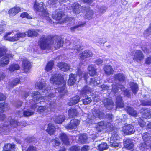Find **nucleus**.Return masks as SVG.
Listing matches in <instances>:
<instances>
[{
	"label": "nucleus",
	"mask_w": 151,
	"mask_h": 151,
	"mask_svg": "<svg viewBox=\"0 0 151 151\" xmlns=\"http://www.w3.org/2000/svg\"><path fill=\"white\" fill-rule=\"evenodd\" d=\"M63 42L57 36L53 37L49 41L47 37L42 36L39 41V44L42 50L51 48L53 46L56 49H58L63 46Z\"/></svg>",
	"instance_id": "nucleus-1"
},
{
	"label": "nucleus",
	"mask_w": 151,
	"mask_h": 151,
	"mask_svg": "<svg viewBox=\"0 0 151 151\" xmlns=\"http://www.w3.org/2000/svg\"><path fill=\"white\" fill-rule=\"evenodd\" d=\"M31 96L32 99L30 100L29 101H27L25 103L23 110L24 116L25 117H29L33 114L34 109L37 106L36 104L38 103L37 101L41 98L40 93L38 91L33 92Z\"/></svg>",
	"instance_id": "nucleus-2"
},
{
	"label": "nucleus",
	"mask_w": 151,
	"mask_h": 151,
	"mask_svg": "<svg viewBox=\"0 0 151 151\" xmlns=\"http://www.w3.org/2000/svg\"><path fill=\"white\" fill-rule=\"evenodd\" d=\"M50 81L53 84L62 85V87H59L56 89L55 92H59L62 97L65 95L67 92V90L65 86V82L62 75L58 74L52 76L50 79Z\"/></svg>",
	"instance_id": "nucleus-3"
},
{
	"label": "nucleus",
	"mask_w": 151,
	"mask_h": 151,
	"mask_svg": "<svg viewBox=\"0 0 151 151\" xmlns=\"http://www.w3.org/2000/svg\"><path fill=\"white\" fill-rule=\"evenodd\" d=\"M102 108L101 106H99L97 109L96 108H94L93 109L92 114H90L88 115L86 122L89 123H94L96 118H104L105 117V114L102 111Z\"/></svg>",
	"instance_id": "nucleus-4"
},
{
	"label": "nucleus",
	"mask_w": 151,
	"mask_h": 151,
	"mask_svg": "<svg viewBox=\"0 0 151 151\" xmlns=\"http://www.w3.org/2000/svg\"><path fill=\"white\" fill-rule=\"evenodd\" d=\"M144 141L146 142L141 143L138 146L140 150L143 151H147L149 147L151 148V136L148 133H144L142 135Z\"/></svg>",
	"instance_id": "nucleus-5"
},
{
	"label": "nucleus",
	"mask_w": 151,
	"mask_h": 151,
	"mask_svg": "<svg viewBox=\"0 0 151 151\" xmlns=\"http://www.w3.org/2000/svg\"><path fill=\"white\" fill-rule=\"evenodd\" d=\"M82 72L80 69L77 68L76 74H71L69 75V79L68 82V85L71 86L74 84L76 81L78 82L81 78Z\"/></svg>",
	"instance_id": "nucleus-6"
},
{
	"label": "nucleus",
	"mask_w": 151,
	"mask_h": 151,
	"mask_svg": "<svg viewBox=\"0 0 151 151\" xmlns=\"http://www.w3.org/2000/svg\"><path fill=\"white\" fill-rule=\"evenodd\" d=\"M91 88L87 86L83 87L81 92V96H83L84 98L82 100L83 104L85 105L89 104L91 101L92 99L90 97L86 96V94L89 93L91 91Z\"/></svg>",
	"instance_id": "nucleus-7"
},
{
	"label": "nucleus",
	"mask_w": 151,
	"mask_h": 151,
	"mask_svg": "<svg viewBox=\"0 0 151 151\" xmlns=\"http://www.w3.org/2000/svg\"><path fill=\"white\" fill-rule=\"evenodd\" d=\"M7 121L8 122V129L10 127H15L19 125L25 127L27 124L25 121H22L20 122H18L15 119H12L11 117H9Z\"/></svg>",
	"instance_id": "nucleus-8"
},
{
	"label": "nucleus",
	"mask_w": 151,
	"mask_h": 151,
	"mask_svg": "<svg viewBox=\"0 0 151 151\" xmlns=\"http://www.w3.org/2000/svg\"><path fill=\"white\" fill-rule=\"evenodd\" d=\"M86 7H83L79 5L78 4L75 3L73 4L71 7V9L73 13L77 14L83 11V10H85Z\"/></svg>",
	"instance_id": "nucleus-9"
},
{
	"label": "nucleus",
	"mask_w": 151,
	"mask_h": 151,
	"mask_svg": "<svg viewBox=\"0 0 151 151\" xmlns=\"http://www.w3.org/2000/svg\"><path fill=\"white\" fill-rule=\"evenodd\" d=\"M14 55L12 54H6L1 59L0 66L4 67L9 63V59L13 57Z\"/></svg>",
	"instance_id": "nucleus-10"
},
{
	"label": "nucleus",
	"mask_w": 151,
	"mask_h": 151,
	"mask_svg": "<svg viewBox=\"0 0 151 151\" xmlns=\"http://www.w3.org/2000/svg\"><path fill=\"white\" fill-rule=\"evenodd\" d=\"M36 85L39 89L42 90L44 93L47 92L51 89L50 86H46V83L44 81L37 82L36 83Z\"/></svg>",
	"instance_id": "nucleus-11"
},
{
	"label": "nucleus",
	"mask_w": 151,
	"mask_h": 151,
	"mask_svg": "<svg viewBox=\"0 0 151 151\" xmlns=\"http://www.w3.org/2000/svg\"><path fill=\"white\" fill-rule=\"evenodd\" d=\"M80 123V121L76 119L71 120L70 123L65 126V128L68 129H72L76 128Z\"/></svg>",
	"instance_id": "nucleus-12"
},
{
	"label": "nucleus",
	"mask_w": 151,
	"mask_h": 151,
	"mask_svg": "<svg viewBox=\"0 0 151 151\" xmlns=\"http://www.w3.org/2000/svg\"><path fill=\"white\" fill-rule=\"evenodd\" d=\"M103 103L105 107L109 110H111L114 106V104L111 99L106 98L103 101Z\"/></svg>",
	"instance_id": "nucleus-13"
},
{
	"label": "nucleus",
	"mask_w": 151,
	"mask_h": 151,
	"mask_svg": "<svg viewBox=\"0 0 151 151\" xmlns=\"http://www.w3.org/2000/svg\"><path fill=\"white\" fill-rule=\"evenodd\" d=\"M26 35V32L25 33L19 32L17 33L14 36L12 37L8 38L9 41L14 42L18 40L20 38H23L25 37Z\"/></svg>",
	"instance_id": "nucleus-14"
},
{
	"label": "nucleus",
	"mask_w": 151,
	"mask_h": 151,
	"mask_svg": "<svg viewBox=\"0 0 151 151\" xmlns=\"http://www.w3.org/2000/svg\"><path fill=\"white\" fill-rule=\"evenodd\" d=\"M49 103L50 107H46V106H40L38 107L37 109V111L40 113L45 114L49 112L51 110L50 108H54V106L52 104L50 103V101Z\"/></svg>",
	"instance_id": "nucleus-15"
},
{
	"label": "nucleus",
	"mask_w": 151,
	"mask_h": 151,
	"mask_svg": "<svg viewBox=\"0 0 151 151\" xmlns=\"http://www.w3.org/2000/svg\"><path fill=\"white\" fill-rule=\"evenodd\" d=\"M80 59L84 60L86 58L92 57L93 54L92 52L89 50H86L79 54Z\"/></svg>",
	"instance_id": "nucleus-16"
},
{
	"label": "nucleus",
	"mask_w": 151,
	"mask_h": 151,
	"mask_svg": "<svg viewBox=\"0 0 151 151\" xmlns=\"http://www.w3.org/2000/svg\"><path fill=\"white\" fill-rule=\"evenodd\" d=\"M123 129L124 130V132L127 134H132L135 132L134 127L130 124L124 127Z\"/></svg>",
	"instance_id": "nucleus-17"
},
{
	"label": "nucleus",
	"mask_w": 151,
	"mask_h": 151,
	"mask_svg": "<svg viewBox=\"0 0 151 151\" xmlns=\"http://www.w3.org/2000/svg\"><path fill=\"white\" fill-rule=\"evenodd\" d=\"M140 113L144 118L150 119L151 118L150 111L148 109L142 108L140 110Z\"/></svg>",
	"instance_id": "nucleus-18"
},
{
	"label": "nucleus",
	"mask_w": 151,
	"mask_h": 151,
	"mask_svg": "<svg viewBox=\"0 0 151 151\" xmlns=\"http://www.w3.org/2000/svg\"><path fill=\"white\" fill-rule=\"evenodd\" d=\"M85 78L87 83H88L89 85L92 86H97L100 83V81L96 80L95 78H93L90 79L88 78L86 79L85 77Z\"/></svg>",
	"instance_id": "nucleus-19"
},
{
	"label": "nucleus",
	"mask_w": 151,
	"mask_h": 151,
	"mask_svg": "<svg viewBox=\"0 0 151 151\" xmlns=\"http://www.w3.org/2000/svg\"><path fill=\"white\" fill-rule=\"evenodd\" d=\"M59 137L61 139L63 143L66 145L69 144V138L67 135L64 133H60Z\"/></svg>",
	"instance_id": "nucleus-20"
},
{
	"label": "nucleus",
	"mask_w": 151,
	"mask_h": 151,
	"mask_svg": "<svg viewBox=\"0 0 151 151\" xmlns=\"http://www.w3.org/2000/svg\"><path fill=\"white\" fill-rule=\"evenodd\" d=\"M57 66L62 71H66L69 70L70 68V65L67 63H64L60 62L58 63Z\"/></svg>",
	"instance_id": "nucleus-21"
},
{
	"label": "nucleus",
	"mask_w": 151,
	"mask_h": 151,
	"mask_svg": "<svg viewBox=\"0 0 151 151\" xmlns=\"http://www.w3.org/2000/svg\"><path fill=\"white\" fill-rule=\"evenodd\" d=\"M7 123V121H5L4 125L0 126V134H7V132L9 130L8 127Z\"/></svg>",
	"instance_id": "nucleus-22"
},
{
	"label": "nucleus",
	"mask_w": 151,
	"mask_h": 151,
	"mask_svg": "<svg viewBox=\"0 0 151 151\" xmlns=\"http://www.w3.org/2000/svg\"><path fill=\"white\" fill-rule=\"evenodd\" d=\"M43 5L44 3L42 2H41L40 3H39L35 1L34 5V9L37 11L42 12L44 10Z\"/></svg>",
	"instance_id": "nucleus-23"
},
{
	"label": "nucleus",
	"mask_w": 151,
	"mask_h": 151,
	"mask_svg": "<svg viewBox=\"0 0 151 151\" xmlns=\"http://www.w3.org/2000/svg\"><path fill=\"white\" fill-rule=\"evenodd\" d=\"M62 12L59 9H57L54 13H53L52 15L53 18L57 20H60L62 17Z\"/></svg>",
	"instance_id": "nucleus-24"
},
{
	"label": "nucleus",
	"mask_w": 151,
	"mask_h": 151,
	"mask_svg": "<svg viewBox=\"0 0 151 151\" xmlns=\"http://www.w3.org/2000/svg\"><path fill=\"white\" fill-rule=\"evenodd\" d=\"M144 58V56L142 52L139 50H137L134 55V59L138 62Z\"/></svg>",
	"instance_id": "nucleus-25"
},
{
	"label": "nucleus",
	"mask_w": 151,
	"mask_h": 151,
	"mask_svg": "<svg viewBox=\"0 0 151 151\" xmlns=\"http://www.w3.org/2000/svg\"><path fill=\"white\" fill-rule=\"evenodd\" d=\"M54 121L56 123L61 124L65 119V117L64 115H58L54 117Z\"/></svg>",
	"instance_id": "nucleus-26"
},
{
	"label": "nucleus",
	"mask_w": 151,
	"mask_h": 151,
	"mask_svg": "<svg viewBox=\"0 0 151 151\" xmlns=\"http://www.w3.org/2000/svg\"><path fill=\"white\" fill-rule=\"evenodd\" d=\"M22 65L24 71L27 72L31 68L30 63L27 60L23 59L22 62Z\"/></svg>",
	"instance_id": "nucleus-27"
},
{
	"label": "nucleus",
	"mask_w": 151,
	"mask_h": 151,
	"mask_svg": "<svg viewBox=\"0 0 151 151\" xmlns=\"http://www.w3.org/2000/svg\"><path fill=\"white\" fill-rule=\"evenodd\" d=\"M20 11V8L18 7H14L8 11V13L10 16L13 17L15 15Z\"/></svg>",
	"instance_id": "nucleus-28"
},
{
	"label": "nucleus",
	"mask_w": 151,
	"mask_h": 151,
	"mask_svg": "<svg viewBox=\"0 0 151 151\" xmlns=\"http://www.w3.org/2000/svg\"><path fill=\"white\" fill-rule=\"evenodd\" d=\"M125 110L129 114L133 116H136L137 115V112L132 108L129 106H127L125 108Z\"/></svg>",
	"instance_id": "nucleus-29"
},
{
	"label": "nucleus",
	"mask_w": 151,
	"mask_h": 151,
	"mask_svg": "<svg viewBox=\"0 0 151 151\" xmlns=\"http://www.w3.org/2000/svg\"><path fill=\"white\" fill-rule=\"evenodd\" d=\"M80 99L78 96H76L70 98L68 102V104L70 106L76 104L79 101Z\"/></svg>",
	"instance_id": "nucleus-30"
},
{
	"label": "nucleus",
	"mask_w": 151,
	"mask_h": 151,
	"mask_svg": "<svg viewBox=\"0 0 151 151\" xmlns=\"http://www.w3.org/2000/svg\"><path fill=\"white\" fill-rule=\"evenodd\" d=\"M116 107L120 108L124 107V103L122 101V98L120 96L116 97Z\"/></svg>",
	"instance_id": "nucleus-31"
},
{
	"label": "nucleus",
	"mask_w": 151,
	"mask_h": 151,
	"mask_svg": "<svg viewBox=\"0 0 151 151\" xmlns=\"http://www.w3.org/2000/svg\"><path fill=\"white\" fill-rule=\"evenodd\" d=\"M39 29L36 30L33 29L29 30L26 32V35L29 37H36L38 35V32H39Z\"/></svg>",
	"instance_id": "nucleus-32"
},
{
	"label": "nucleus",
	"mask_w": 151,
	"mask_h": 151,
	"mask_svg": "<svg viewBox=\"0 0 151 151\" xmlns=\"http://www.w3.org/2000/svg\"><path fill=\"white\" fill-rule=\"evenodd\" d=\"M68 114L69 117L71 118L76 116L78 112L76 109L71 108L68 110Z\"/></svg>",
	"instance_id": "nucleus-33"
},
{
	"label": "nucleus",
	"mask_w": 151,
	"mask_h": 151,
	"mask_svg": "<svg viewBox=\"0 0 151 151\" xmlns=\"http://www.w3.org/2000/svg\"><path fill=\"white\" fill-rule=\"evenodd\" d=\"M124 147L128 149H131L133 147V144L132 141L129 139H126L124 142Z\"/></svg>",
	"instance_id": "nucleus-34"
},
{
	"label": "nucleus",
	"mask_w": 151,
	"mask_h": 151,
	"mask_svg": "<svg viewBox=\"0 0 151 151\" xmlns=\"http://www.w3.org/2000/svg\"><path fill=\"white\" fill-rule=\"evenodd\" d=\"M20 67L18 64H13L10 65L9 68V71L12 73L16 72V71L19 70Z\"/></svg>",
	"instance_id": "nucleus-35"
},
{
	"label": "nucleus",
	"mask_w": 151,
	"mask_h": 151,
	"mask_svg": "<svg viewBox=\"0 0 151 151\" xmlns=\"http://www.w3.org/2000/svg\"><path fill=\"white\" fill-rule=\"evenodd\" d=\"M84 10L86 11L87 12L86 14V18L88 19H91L94 14L93 11L89 9V7L88 6Z\"/></svg>",
	"instance_id": "nucleus-36"
},
{
	"label": "nucleus",
	"mask_w": 151,
	"mask_h": 151,
	"mask_svg": "<svg viewBox=\"0 0 151 151\" xmlns=\"http://www.w3.org/2000/svg\"><path fill=\"white\" fill-rule=\"evenodd\" d=\"M15 148V145L14 143L12 144L9 143L4 145L3 149L6 151H14Z\"/></svg>",
	"instance_id": "nucleus-37"
},
{
	"label": "nucleus",
	"mask_w": 151,
	"mask_h": 151,
	"mask_svg": "<svg viewBox=\"0 0 151 151\" xmlns=\"http://www.w3.org/2000/svg\"><path fill=\"white\" fill-rule=\"evenodd\" d=\"M78 137V141L79 143L84 144L88 142V137L85 134L79 135Z\"/></svg>",
	"instance_id": "nucleus-38"
},
{
	"label": "nucleus",
	"mask_w": 151,
	"mask_h": 151,
	"mask_svg": "<svg viewBox=\"0 0 151 151\" xmlns=\"http://www.w3.org/2000/svg\"><path fill=\"white\" fill-rule=\"evenodd\" d=\"M106 129V126L104 125V121L99 122L97 126L96 127V130L98 132H100L103 129Z\"/></svg>",
	"instance_id": "nucleus-39"
},
{
	"label": "nucleus",
	"mask_w": 151,
	"mask_h": 151,
	"mask_svg": "<svg viewBox=\"0 0 151 151\" xmlns=\"http://www.w3.org/2000/svg\"><path fill=\"white\" fill-rule=\"evenodd\" d=\"M88 70L89 74L91 76H94L96 73V69L95 66L93 65H90L88 66Z\"/></svg>",
	"instance_id": "nucleus-40"
},
{
	"label": "nucleus",
	"mask_w": 151,
	"mask_h": 151,
	"mask_svg": "<svg viewBox=\"0 0 151 151\" xmlns=\"http://www.w3.org/2000/svg\"><path fill=\"white\" fill-rule=\"evenodd\" d=\"M48 127L47 129V131L50 135L53 134L55 130V127L54 125L52 123L48 124Z\"/></svg>",
	"instance_id": "nucleus-41"
},
{
	"label": "nucleus",
	"mask_w": 151,
	"mask_h": 151,
	"mask_svg": "<svg viewBox=\"0 0 151 151\" xmlns=\"http://www.w3.org/2000/svg\"><path fill=\"white\" fill-rule=\"evenodd\" d=\"M104 71L106 74L108 75L112 74L114 72L113 69L112 67L110 65H106L104 68Z\"/></svg>",
	"instance_id": "nucleus-42"
},
{
	"label": "nucleus",
	"mask_w": 151,
	"mask_h": 151,
	"mask_svg": "<svg viewBox=\"0 0 151 151\" xmlns=\"http://www.w3.org/2000/svg\"><path fill=\"white\" fill-rule=\"evenodd\" d=\"M40 97H41V98H40L39 100H37V102H38V103L40 102V101L38 102V101L39 100H41L42 99L44 100L45 99H49L50 98L53 97L55 96V94L51 93H49V92H47L46 93L45 96V97H42L41 96V95L40 93Z\"/></svg>",
	"instance_id": "nucleus-43"
},
{
	"label": "nucleus",
	"mask_w": 151,
	"mask_h": 151,
	"mask_svg": "<svg viewBox=\"0 0 151 151\" xmlns=\"http://www.w3.org/2000/svg\"><path fill=\"white\" fill-rule=\"evenodd\" d=\"M130 87L133 93L136 94L138 91V86L135 83L132 82L130 83Z\"/></svg>",
	"instance_id": "nucleus-44"
},
{
	"label": "nucleus",
	"mask_w": 151,
	"mask_h": 151,
	"mask_svg": "<svg viewBox=\"0 0 151 151\" xmlns=\"http://www.w3.org/2000/svg\"><path fill=\"white\" fill-rule=\"evenodd\" d=\"M114 78L119 81H124L125 79V77L122 73H119L115 75L114 76Z\"/></svg>",
	"instance_id": "nucleus-45"
},
{
	"label": "nucleus",
	"mask_w": 151,
	"mask_h": 151,
	"mask_svg": "<svg viewBox=\"0 0 151 151\" xmlns=\"http://www.w3.org/2000/svg\"><path fill=\"white\" fill-rule=\"evenodd\" d=\"M99 150L100 151H103L107 149L108 145L106 143L103 142L98 145V146Z\"/></svg>",
	"instance_id": "nucleus-46"
},
{
	"label": "nucleus",
	"mask_w": 151,
	"mask_h": 151,
	"mask_svg": "<svg viewBox=\"0 0 151 151\" xmlns=\"http://www.w3.org/2000/svg\"><path fill=\"white\" fill-rule=\"evenodd\" d=\"M112 136L110 137V140L116 141L119 140L120 137L116 132H113L112 133Z\"/></svg>",
	"instance_id": "nucleus-47"
},
{
	"label": "nucleus",
	"mask_w": 151,
	"mask_h": 151,
	"mask_svg": "<svg viewBox=\"0 0 151 151\" xmlns=\"http://www.w3.org/2000/svg\"><path fill=\"white\" fill-rule=\"evenodd\" d=\"M8 104H0V111L3 112L8 109Z\"/></svg>",
	"instance_id": "nucleus-48"
},
{
	"label": "nucleus",
	"mask_w": 151,
	"mask_h": 151,
	"mask_svg": "<svg viewBox=\"0 0 151 151\" xmlns=\"http://www.w3.org/2000/svg\"><path fill=\"white\" fill-rule=\"evenodd\" d=\"M84 24H79L76 26L72 27L70 28V30L72 32H74L76 30H78L79 28L83 27Z\"/></svg>",
	"instance_id": "nucleus-49"
},
{
	"label": "nucleus",
	"mask_w": 151,
	"mask_h": 151,
	"mask_svg": "<svg viewBox=\"0 0 151 151\" xmlns=\"http://www.w3.org/2000/svg\"><path fill=\"white\" fill-rule=\"evenodd\" d=\"M73 47L72 49H73L75 52L76 53L78 52L81 50H82L83 49L81 45L78 44L76 45H74L73 46Z\"/></svg>",
	"instance_id": "nucleus-50"
},
{
	"label": "nucleus",
	"mask_w": 151,
	"mask_h": 151,
	"mask_svg": "<svg viewBox=\"0 0 151 151\" xmlns=\"http://www.w3.org/2000/svg\"><path fill=\"white\" fill-rule=\"evenodd\" d=\"M54 65L53 61H51L49 62L47 64L46 67V70L47 71H49L51 70Z\"/></svg>",
	"instance_id": "nucleus-51"
},
{
	"label": "nucleus",
	"mask_w": 151,
	"mask_h": 151,
	"mask_svg": "<svg viewBox=\"0 0 151 151\" xmlns=\"http://www.w3.org/2000/svg\"><path fill=\"white\" fill-rule=\"evenodd\" d=\"M52 143L54 147L59 146L60 144V141L58 138H55V139H53L52 141Z\"/></svg>",
	"instance_id": "nucleus-52"
},
{
	"label": "nucleus",
	"mask_w": 151,
	"mask_h": 151,
	"mask_svg": "<svg viewBox=\"0 0 151 151\" xmlns=\"http://www.w3.org/2000/svg\"><path fill=\"white\" fill-rule=\"evenodd\" d=\"M96 8L98 10V11L101 13H103L106 10L107 8L104 6H97Z\"/></svg>",
	"instance_id": "nucleus-53"
},
{
	"label": "nucleus",
	"mask_w": 151,
	"mask_h": 151,
	"mask_svg": "<svg viewBox=\"0 0 151 151\" xmlns=\"http://www.w3.org/2000/svg\"><path fill=\"white\" fill-rule=\"evenodd\" d=\"M66 0H49V3L51 5H54L55 4L59 2L60 3L61 2L66 1Z\"/></svg>",
	"instance_id": "nucleus-54"
},
{
	"label": "nucleus",
	"mask_w": 151,
	"mask_h": 151,
	"mask_svg": "<svg viewBox=\"0 0 151 151\" xmlns=\"http://www.w3.org/2000/svg\"><path fill=\"white\" fill-rule=\"evenodd\" d=\"M141 103L143 106H150L151 100H142L141 101Z\"/></svg>",
	"instance_id": "nucleus-55"
},
{
	"label": "nucleus",
	"mask_w": 151,
	"mask_h": 151,
	"mask_svg": "<svg viewBox=\"0 0 151 151\" xmlns=\"http://www.w3.org/2000/svg\"><path fill=\"white\" fill-rule=\"evenodd\" d=\"M20 80L19 79L16 78L12 80L11 83L12 86H14L19 83Z\"/></svg>",
	"instance_id": "nucleus-56"
},
{
	"label": "nucleus",
	"mask_w": 151,
	"mask_h": 151,
	"mask_svg": "<svg viewBox=\"0 0 151 151\" xmlns=\"http://www.w3.org/2000/svg\"><path fill=\"white\" fill-rule=\"evenodd\" d=\"M116 141L110 140L109 146L112 147H116L119 146L118 143L116 142Z\"/></svg>",
	"instance_id": "nucleus-57"
},
{
	"label": "nucleus",
	"mask_w": 151,
	"mask_h": 151,
	"mask_svg": "<svg viewBox=\"0 0 151 151\" xmlns=\"http://www.w3.org/2000/svg\"><path fill=\"white\" fill-rule=\"evenodd\" d=\"M106 42L105 39L103 38L98 39L96 41V42L100 45H104Z\"/></svg>",
	"instance_id": "nucleus-58"
},
{
	"label": "nucleus",
	"mask_w": 151,
	"mask_h": 151,
	"mask_svg": "<svg viewBox=\"0 0 151 151\" xmlns=\"http://www.w3.org/2000/svg\"><path fill=\"white\" fill-rule=\"evenodd\" d=\"M6 52V49L5 47L0 48V57L5 55Z\"/></svg>",
	"instance_id": "nucleus-59"
},
{
	"label": "nucleus",
	"mask_w": 151,
	"mask_h": 151,
	"mask_svg": "<svg viewBox=\"0 0 151 151\" xmlns=\"http://www.w3.org/2000/svg\"><path fill=\"white\" fill-rule=\"evenodd\" d=\"M20 17L22 18L26 17L28 19H32V17L27 12L22 13L20 15Z\"/></svg>",
	"instance_id": "nucleus-60"
},
{
	"label": "nucleus",
	"mask_w": 151,
	"mask_h": 151,
	"mask_svg": "<svg viewBox=\"0 0 151 151\" xmlns=\"http://www.w3.org/2000/svg\"><path fill=\"white\" fill-rule=\"evenodd\" d=\"M151 34V29L148 28L144 33V35L145 37L149 36Z\"/></svg>",
	"instance_id": "nucleus-61"
},
{
	"label": "nucleus",
	"mask_w": 151,
	"mask_h": 151,
	"mask_svg": "<svg viewBox=\"0 0 151 151\" xmlns=\"http://www.w3.org/2000/svg\"><path fill=\"white\" fill-rule=\"evenodd\" d=\"M14 32V30H12L11 32L6 33L4 37V39L5 40L9 41L8 39L9 38L12 37H8V35H10L12 33Z\"/></svg>",
	"instance_id": "nucleus-62"
},
{
	"label": "nucleus",
	"mask_w": 151,
	"mask_h": 151,
	"mask_svg": "<svg viewBox=\"0 0 151 151\" xmlns=\"http://www.w3.org/2000/svg\"><path fill=\"white\" fill-rule=\"evenodd\" d=\"M104 125L106 126V129L108 128H109L111 129L113 127V125L110 123L106 122L104 121Z\"/></svg>",
	"instance_id": "nucleus-63"
},
{
	"label": "nucleus",
	"mask_w": 151,
	"mask_h": 151,
	"mask_svg": "<svg viewBox=\"0 0 151 151\" xmlns=\"http://www.w3.org/2000/svg\"><path fill=\"white\" fill-rule=\"evenodd\" d=\"M80 148L76 146L71 147L70 148V151H79Z\"/></svg>",
	"instance_id": "nucleus-64"
}]
</instances>
